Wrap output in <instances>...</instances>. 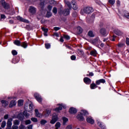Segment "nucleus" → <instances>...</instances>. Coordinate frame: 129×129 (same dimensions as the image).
Here are the masks:
<instances>
[{
	"instance_id": "f257e3e1",
	"label": "nucleus",
	"mask_w": 129,
	"mask_h": 129,
	"mask_svg": "<svg viewBox=\"0 0 129 129\" xmlns=\"http://www.w3.org/2000/svg\"><path fill=\"white\" fill-rule=\"evenodd\" d=\"M88 115V112L85 110H82L81 113H78L77 116H76L77 119L79 120H84V117H83V115Z\"/></svg>"
},
{
	"instance_id": "f03ea898",
	"label": "nucleus",
	"mask_w": 129,
	"mask_h": 129,
	"mask_svg": "<svg viewBox=\"0 0 129 129\" xmlns=\"http://www.w3.org/2000/svg\"><path fill=\"white\" fill-rule=\"evenodd\" d=\"M83 12L85 14H90L93 12V9L91 7H85L83 10Z\"/></svg>"
},
{
	"instance_id": "7ed1b4c3",
	"label": "nucleus",
	"mask_w": 129,
	"mask_h": 129,
	"mask_svg": "<svg viewBox=\"0 0 129 129\" xmlns=\"http://www.w3.org/2000/svg\"><path fill=\"white\" fill-rule=\"evenodd\" d=\"M0 3L5 10H9L10 9V5L6 3L5 0H1Z\"/></svg>"
},
{
	"instance_id": "20e7f679",
	"label": "nucleus",
	"mask_w": 129,
	"mask_h": 129,
	"mask_svg": "<svg viewBox=\"0 0 129 129\" xmlns=\"http://www.w3.org/2000/svg\"><path fill=\"white\" fill-rule=\"evenodd\" d=\"M34 97L36 98V100L39 102V103H41L42 102V101L43 100V99L42 98V97L38 93H35L34 94Z\"/></svg>"
},
{
	"instance_id": "39448f33",
	"label": "nucleus",
	"mask_w": 129,
	"mask_h": 129,
	"mask_svg": "<svg viewBox=\"0 0 129 129\" xmlns=\"http://www.w3.org/2000/svg\"><path fill=\"white\" fill-rule=\"evenodd\" d=\"M92 42L93 45H97V46H99V45L101 44V41L99 39V37H96L93 39Z\"/></svg>"
},
{
	"instance_id": "423d86ee",
	"label": "nucleus",
	"mask_w": 129,
	"mask_h": 129,
	"mask_svg": "<svg viewBox=\"0 0 129 129\" xmlns=\"http://www.w3.org/2000/svg\"><path fill=\"white\" fill-rule=\"evenodd\" d=\"M57 120H58V116L57 115H55L54 114H53L52 115V117L50 122V123H51V124H54L56 122V121H57Z\"/></svg>"
},
{
	"instance_id": "0eeeda50",
	"label": "nucleus",
	"mask_w": 129,
	"mask_h": 129,
	"mask_svg": "<svg viewBox=\"0 0 129 129\" xmlns=\"http://www.w3.org/2000/svg\"><path fill=\"white\" fill-rule=\"evenodd\" d=\"M57 105H58V107L54 109V110H55V111H56L57 112H58V111H59V110H62V107H63V108H66V105L63 104H58Z\"/></svg>"
},
{
	"instance_id": "6e6552de",
	"label": "nucleus",
	"mask_w": 129,
	"mask_h": 129,
	"mask_svg": "<svg viewBox=\"0 0 129 129\" xmlns=\"http://www.w3.org/2000/svg\"><path fill=\"white\" fill-rule=\"evenodd\" d=\"M59 14L63 15L64 16H68V15L70 14V11H69V9H65L63 11H59Z\"/></svg>"
},
{
	"instance_id": "1a4fd4ad",
	"label": "nucleus",
	"mask_w": 129,
	"mask_h": 129,
	"mask_svg": "<svg viewBox=\"0 0 129 129\" xmlns=\"http://www.w3.org/2000/svg\"><path fill=\"white\" fill-rule=\"evenodd\" d=\"M13 121V118H10L8 119V122H7V127L6 129H11V127H12V125H13V123L12 122Z\"/></svg>"
},
{
	"instance_id": "9d476101",
	"label": "nucleus",
	"mask_w": 129,
	"mask_h": 129,
	"mask_svg": "<svg viewBox=\"0 0 129 129\" xmlns=\"http://www.w3.org/2000/svg\"><path fill=\"white\" fill-rule=\"evenodd\" d=\"M17 19L18 21H20V22H23V23H27V24L29 23V21L27 19H25L20 16H17Z\"/></svg>"
},
{
	"instance_id": "9b49d317",
	"label": "nucleus",
	"mask_w": 129,
	"mask_h": 129,
	"mask_svg": "<svg viewBox=\"0 0 129 129\" xmlns=\"http://www.w3.org/2000/svg\"><path fill=\"white\" fill-rule=\"evenodd\" d=\"M69 112L72 114H75V113H77V109L74 107H71L69 110Z\"/></svg>"
},
{
	"instance_id": "f8f14e48",
	"label": "nucleus",
	"mask_w": 129,
	"mask_h": 129,
	"mask_svg": "<svg viewBox=\"0 0 129 129\" xmlns=\"http://www.w3.org/2000/svg\"><path fill=\"white\" fill-rule=\"evenodd\" d=\"M84 82H85L86 84L89 85L91 83V79L89 78L85 77L84 78Z\"/></svg>"
},
{
	"instance_id": "ddd939ff",
	"label": "nucleus",
	"mask_w": 129,
	"mask_h": 129,
	"mask_svg": "<svg viewBox=\"0 0 129 129\" xmlns=\"http://www.w3.org/2000/svg\"><path fill=\"white\" fill-rule=\"evenodd\" d=\"M86 120L88 123H90L91 124L94 123V120L91 117H87Z\"/></svg>"
},
{
	"instance_id": "4468645a",
	"label": "nucleus",
	"mask_w": 129,
	"mask_h": 129,
	"mask_svg": "<svg viewBox=\"0 0 129 129\" xmlns=\"http://www.w3.org/2000/svg\"><path fill=\"white\" fill-rule=\"evenodd\" d=\"M100 33L102 36H107V33H106V30L104 28H102L100 30Z\"/></svg>"
},
{
	"instance_id": "2eb2a0df",
	"label": "nucleus",
	"mask_w": 129,
	"mask_h": 129,
	"mask_svg": "<svg viewBox=\"0 0 129 129\" xmlns=\"http://www.w3.org/2000/svg\"><path fill=\"white\" fill-rule=\"evenodd\" d=\"M114 33L117 36H122L123 35V32L118 29L115 30Z\"/></svg>"
},
{
	"instance_id": "dca6fc26",
	"label": "nucleus",
	"mask_w": 129,
	"mask_h": 129,
	"mask_svg": "<svg viewBox=\"0 0 129 129\" xmlns=\"http://www.w3.org/2000/svg\"><path fill=\"white\" fill-rule=\"evenodd\" d=\"M100 83H105V80L102 79L96 81L97 85H99Z\"/></svg>"
},
{
	"instance_id": "f3484780",
	"label": "nucleus",
	"mask_w": 129,
	"mask_h": 129,
	"mask_svg": "<svg viewBox=\"0 0 129 129\" xmlns=\"http://www.w3.org/2000/svg\"><path fill=\"white\" fill-rule=\"evenodd\" d=\"M35 112L36 116L37 117H42L43 116V114L40 113L39 112V111H38V109H35Z\"/></svg>"
},
{
	"instance_id": "a211bd4d",
	"label": "nucleus",
	"mask_w": 129,
	"mask_h": 129,
	"mask_svg": "<svg viewBox=\"0 0 129 129\" xmlns=\"http://www.w3.org/2000/svg\"><path fill=\"white\" fill-rule=\"evenodd\" d=\"M17 104V101L16 100H12L10 102L9 107H13V106H15Z\"/></svg>"
},
{
	"instance_id": "6ab92c4d",
	"label": "nucleus",
	"mask_w": 129,
	"mask_h": 129,
	"mask_svg": "<svg viewBox=\"0 0 129 129\" xmlns=\"http://www.w3.org/2000/svg\"><path fill=\"white\" fill-rule=\"evenodd\" d=\"M29 12L31 14H35L36 13V8L33 7H30L29 8Z\"/></svg>"
},
{
	"instance_id": "aec40b11",
	"label": "nucleus",
	"mask_w": 129,
	"mask_h": 129,
	"mask_svg": "<svg viewBox=\"0 0 129 129\" xmlns=\"http://www.w3.org/2000/svg\"><path fill=\"white\" fill-rule=\"evenodd\" d=\"M97 124L99 125L100 127H101V129H106L105 127V126L103 125L102 124H101V122L99 121V120H97Z\"/></svg>"
},
{
	"instance_id": "412c9836",
	"label": "nucleus",
	"mask_w": 129,
	"mask_h": 129,
	"mask_svg": "<svg viewBox=\"0 0 129 129\" xmlns=\"http://www.w3.org/2000/svg\"><path fill=\"white\" fill-rule=\"evenodd\" d=\"M51 113V109H47L45 111V113L44 114V116L46 117V116H49V115Z\"/></svg>"
},
{
	"instance_id": "4be33fe9",
	"label": "nucleus",
	"mask_w": 129,
	"mask_h": 129,
	"mask_svg": "<svg viewBox=\"0 0 129 129\" xmlns=\"http://www.w3.org/2000/svg\"><path fill=\"white\" fill-rule=\"evenodd\" d=\"M20 46L23 47V48H24V49H26L28 47V43L26 42H24L21 43V45Z\"/></svg>"
},
{
	"instance_id": "5701e85b",
	"label": "nucleus",
	"mask_w": 129,
	"mask_h": 129,
	"mask_svg": "<svg viewBox=\"0 0 129 129\" xmlns=\"http://www.w3.org/2000/svg\"><path fill=\"white\" fill-rule=\"evenodd\" d=\"M72 5L73 6V9L74 10H77V6L76 5V3L75 2V1H73L72 2Z\"/></svg>"
},
{
	"instance_id": "b1692460",
	"label": "nucleus",
	"mask_w": 129,
	"mask_h": 129,
	"mask_svg": "<svg viewBox=\"0 0 129 129\" xmlns=\"http://www.w3.org/2000/svg\"><path fill=\"white\" fill-rule=\"evenodd\" d=\"M1 102L4 106H8V105H9V101L3 100L1 101Z\"/></svg>"
},
{
	"instance_id": "393cba45",
	"label": "nucleus",
	"mask_w": 129,
	"mask_h": 129,
	"mask_svg": "<svg viewBox=\"0 0 129 129\" xmlns=\"http://www.w3.org/2000/svg\"><path fill=\"white\" fill-rule=\"evenodd\" d=\"M88 35L89 37H91L92 38H93V37H94V33H93V32L92 31H89L88 33Z\"/></svg>"
},
{
	"instance_id": "a878e982",
	"label": "nucleus",
	"mask_w": 129,
	"mask_h": 129,
	"mask_svg": "<svg viewBox=\"0 0 129 129\" xmlns=\"http://www.w3.org/2000/svg\"><path fill=\"white\" fill-rule=\"evenodd\" d=\"M14 43L15 44V45H16V46H21V41H20V40H16L14 42Z\"/></svg>"
},
{
	"instance_id": "bb28decb",
	"label": "nucleus",
	"mask_w": 129,
	"mask_h": 129,
	"mask_svg": "<svg viewBox=\"0 0 129 129\" xmlns=\"http://www.w3.org/2000/svg\"><path fill=\"white\" fill-rule=\"evenodd\" d=\"M62 120H63V125H65V124H66V122H67V121H68L69 119L66 117H63Z\"/></svg>"
},
{
	"instance_id": "cd10ccee",
	"label": "nucleus",
	"mask_w": 129,
	"mask_h": 129,
	"mask_svg": "<svg viewBox=\"0 0 129 129\" xmlns=\"http://www.w3.org/2000/svg\"><path fill=\"white\" fill-rule=\"evenodd\" d=\"M90 54L92 55V56H94V57H95V56L97 55V52H96V50L91 51L90 52Z\"/></svg>"
},
{
	"instance_id": "c85d7f7f",
	"label": "nucleus",
	"mask_w": 129,
	"mask_h": 129,
	"mask_svg": "<svg viewBox=\"0 0 129 129\" xmlns=\"http://www.w3.org/2000/svg\"><path fill=\"white\" fill-rule=\"evenodd\" d=\"M64 2L67 5L69 9H71V4H70V2H68L67 0H64Z\"/></svg>"
},
{
	"instance_id": "c756f323",
	"label": "nucleus",
	"mask_w": 129,
	"mask_h": 129,
	"mask_svg": "<svg viewBox=\"0 0 129 129\" xmlns=\"http://www.w3.org/2000/svg\"><path fill=\"white\" fill-rule=\"evenodd\" d=\"M13 124L15 125H19L20 124V120H15L13 121Z\"/></svg>"
},
{
	"instance_id": "7c9ffc66",
	"label": "nucleus",
	"mask_w": 129,
	"mask_h": 129,
	"mask_svg": "<svg viewBox=\"0 0 129 129\" xmlns=\"http://www.w3.org/2000/svg\"><path fill=\"white\" fill-rule=\"evenodd\" d=\"M96 87H97L96 86V84H95V83H92L90 85L91 89H95V88H96Z\"/></svg>"
},
{
	"instance_id": "2f4dec72",
	"label": "nucleus",
	"mask_w": 129,
	"mask_h": 129,
	"mask_svg": "<svg viewBox=\"0 0 129 129\" xmlns=\"http://www.w3.org/2000/svg\"><path fill=\"white\" fill-rule=\"evenodd\" d=\"M124 17L126 19H129V13L127 11H125L124 12Z\"/></svg>"
},
{
	"instance_id": "473e14b6",
	"label": "nucleus",
	"mask_w": 129,
	"mask_h": 129,
	"mask_svg": "<svg viewBox=\"0 0 129 129\" xmlns=\"http://www.w3.org/2000/svg\"><path fill=\"white\" fill-rule=\"evenodd\" d=\"M24 101L23 100H19L18 101V104L19 106H22L23 104Z\"/></svg>"
},
{
	"instance_id": "72a5a7b5",
	"label": "nucleus",
	"mask_w": 129,
	"mask_h": 129,
	"mask_svg": "<svg viewBox=\"0 0 129 129\" xmlns=\"http://www.w3.org/2000/svg\"><path fill=\"white\" fill-rule=\"evenodd\" d=\"M46 123H47V120L45 119H43L40 121V124L42 125H44V124H46Z\"/></svg>"
},
{
	"instance_id": "f704fd0d",
	"label": "nucleus",
	"mask_w": 129,
	"mask_h": 129,
	"mask_svg": "<svg viewBox=\"0 0 129 129\" xmlns=\"http://www.w3.org/2000/svg\"><path fill=\"white\" fill-rule=\"evenodd\" d=\"M60 126H61V123H60V122H56L55 124L56 129L59 128V127H60Z\"/></svg>"
},
{
	"instance_id": "c9c22d12",
	"label": "nucleus",
	"mask_w": 129,
	"mask_h": 129,
	"mask_svg": "<svg viewBox=\"0 0 129 129\" xmlns=\"http://www.w3.org/2000/svg\"><path fill=\"white\" fill-rule=\"evenodd\" d=\"M41 2H41L40 4V7L41 9H43V7H44V2H46V0H40Z\"/></svg>"
},
{
	"instance_id": "e433bc0d",
	"label": "nucleus",
	"mask_w": 129,
	"mask_h": 129,
	"mask_svg": "<svg viewBox=\"0 0 129 129\" xmlns=\"http://www.w3.org/2000/svg\"><path fill=\"white\" fill-rule=\"evenodd\" d=\"M77 30L79 31V34H81V33H82V31H83V30L82 29V28L80 27H78Z\"/></svg>"
},
{
	"instance_id": "4c0bfd02",
	"label": "nucleus",
	"mask_w": 129,
	"mask_h": 129,
	"mask_svg": "<svg viewBox=\"0 0 129 129\" xmlns=\"http://www.w3.org/2000/svg\"><path fill=\"white\" fill-rule=\"evenodd\" d=\"M23 114L25 115V116H26V117H29V116H30V114L28 113L26 111H24L23 112Z\"/></svg>"
},
{
	"instance_id": "58836bf2",
	"label": "nucleus",
	"mask_w": 129,
	"mask_h": 129,
	"mask_svg": "<svg viewBox=\"0 0 129 129\" xmlns=\"http://www.w3.org/2000/svg\"><path fill=\"white\" fill-rule=\"evenodd\" d=\"M45 46L46 49H50L51 47V44H50V43H46L45 44Z\"/></svg>"
},
{
	"instance_id": "ea45409f",
	"label": "nucleus",
	"mask_w": 129,
	"mask_h": 129,
	"mask_svg": "<svg viewBox=\"0 0 129 129\" xmlns=\"http://www.w3.org/2000/svg\"><path fill=\"white\" fill-rule=\"evenodd\" d=\"M57 8L56 7L53 8L52 10V13H53L54 15H56V14H57Z\"/></svg>"
},
{
	"instance_id": "a19ab883",
	"label": "nucleus",
	"mask_w": 129,
	"mask_h": 129,
	"mask_svg": "<svg viewBox=\"0 0 129 129\" xmlns=\"http://www.w3.org/2000/svg\"><path fill=\"white\" fill-rule=\"evenodd\" d=\"M7 124V122L5 121H3L2 122L1 126L2 127H3V128H4L5 127V126H6V125Z\"/></svg>"
},
{
	"instance_id": "79ce46f5",
	"label": "nucleus",
	"mask_w": 129,
	"mask_h": 129,
	"mask_svg": "<svg viewBox=\"0 0 129 129\" xmlns=\"http://www.w3.org/2000/svg\"><path fill=\"white\" fill-rule=\"evenodd\" d=\"M12 53L14 56H16V55H18V52H17L16 50H13L12 51Z\"/></svg>"
},
{
	"instance_id": "37998d69",
	"label": "nucleus",
	"mask_w": 129,
	"mask_h": 129,
	"mask_svg": "<svg viewBox=\"0 0 129 129\" xmlns=\"http://www.w3.org/2000/svg\"><path fill=\"white\" fill-rule=\"evenodd\" d=\"M52 16V13L50 12H47V14H46V17L47 18H50Z\"/></svg>"
},
{
	"instance_id": "c03bdc74",
	"label": "nucleus",
	"mask_w": 129,
	"mask_h": 129,
	"mask_svg": "<svg viewBox=\"0 0 129 129\" xmlns=\"http://www.w3.org/2000/svg\"><path fill=\"white\" fill-rule=\"evenodd\" d=\"M109 3L110 5H113L115 4V0H109Z\"/></svg>"
},
{
	"instance_id": "a18cd8bd",
	"label": "nucleus",
	"mask_w": 129,
	"mask_h": 129,
	"mask_svg": "<svg viewBox=\"0 0 129 129\" xmlns=\"http://www.w3.org/2000/svg\"><path fill=\"white\" fill-rule=\"evenodd\" d=\"M31 120L32 121H33V122H37V121H38V119L36 118L32 117L31 118Z\"/></svg>"
},
{
	"instance_id": "49530a36",
	"label": "nucleus",
	"mask_w": 129,
	"mask_h": 129,
	"mask_svg": "<svg viewBox=\"0 0 129 129\" xmlns=\"http://www.w3.org/2000/svg\"><path fill=\"white\" fill-rule=\"evenodd\" d=\"M42 30L43 31L44 33H48V29L42 27Z\"/></svg>"
},
{
	"instance_id": "de8ad7c7",
	"label": "nucleus",
	"mask_w": 129,
	"mask_h": 129,
	"mask_svg": "<svg viewBox=\"0 0 129 129\" xmlns=\"http://www.w3.org/2000/svg\"><path fill=\"white\" fill-rule=\"evenodd\" d=\"M25 124L27 125V124H30L31 123V120H27L25 121Z\"/></svg>"
},
{
	"instance_id": "09e8293b",
	"label": "nucleus",
	"mask_w": 129,
	"mask_h": 129,
	"mask_svg": "<svg viewBox=\"0 0 129 129\" xmlns=\"http://www.w3.org/2000/svg\"><path fill=\"white\" fill-rule=\"evenodd\" d=\"M115 38H116V36L113 35L112 37H111L110 40H112L113 42H114V41H115Z\"/></svg>"
},
{
	"instance_id": "8fccbe9b",
	"label": "nucleus",
	"mask_w": 129,
	"mask_h": 129,
	"mask_svg": "<svg viewBox=\"0 0 129 129\" xmlns=\"http://www.w3.org/2000/svg\"><path fill=\"white\" fill-rule=\"evenodd\" d=\"M12 129H19V126L17 125H14L12 126Z\"/></svg>"
},
{
	"instance_id": "3c124183",
	"label": "nucleus",
	"mask_w": 129,
	"mask_h": 129,
	"mask_svg": "<svg viewBox=\"0 0 129 129\" xmlns=\"http://www.w3.org/2000/svg\"><path fill=\"white\" fill-rule=\"evenodd\" d=\"M63 38L64 39H66V40H69V39H70V36H69L68 35H64Z\"/></svg>"
},
{
	"instance_id": "603ef678",
	"label": "nucleus",
	"mask_w": 129,
	"mask_h": 129,
	"mask_svg": "<svg viewBox=\"0 0 129 129\" xmlns=\"http://www.w3.org/2000/svg\"><path fill=\"white\" fill-rule=\"evenodd\" d=\"M61 28L60 27H54L53 29L54 30V31H59V30H60Z\"/></svg>"
},
{
	"instance_id": "864d4df0",
	"label": "nucleus",
	"mask_w": 129,
	"mask_h": 129,
	"mask_svg": "<svg viewBox=\"0 0 129 129\" xmlns=\"http://www.w3.org/2000/svg\"><path fill=\"white\" fill-rule=\"evenodd\" d=\"M124 45V44H123V43H119L117 45L118 47H119V48H121V47H123V46Z\"/></svg>"
},
{
	"instance_id": "5fc2aeb1",
	"label": "nucleus",
	"mask_w": 129,
	"mask_h": 129,
	"mask_svg": "<svg viewBox=\"0 0 129 129\" xmlns=\"http://www.w3.org/2000/svg\"><path fill=\"white\" fill-rule=\"evenodd\" d=\"M71 58V60H75L76 59V56L75 55H72Z\"/></svg>"
},
{
	"instance_id": "6e6d98bb",
	"label": "nucleus",
	"mask_w": 129,
	"mask_h": 129,
	"mask_svg": "<svg viewBox=\"0 0 129 129\" xmlns=\"http://www.w3.org/2000/svg\"><path fill=\"white\" fill-rule=\"evenodd\" d=\"M19 129H25V125L21 124L19 126Z\"/></svg>"
},
{
	"instance_id": "4d7b16f0",
	"label": "nucleus",
	"mask_w": 129,
	"mask_h": 129,
	"mask_svg": "<svg viewBox=\"0 0 129 129\" xmlns=\"http://www.w3.org/2000/svg\"><path fill=\"white\" fill-rule=\"evenodd\" d=\"M27 129H33V125L30 124L27 126Z\"/></svg>"
},
{
	"instance_id": "13d9d810",
	"label": "nucleus",
	"mask_w": 129,
	"mask_h": 129,
	"mask_svg": "<svg viewBox=\"0 0 129 129\" xmlns=\"http://www.w3.org/2000/svg\"><path fill=\"white\" fill-rule=\"evenodd\" d=\"M66 129H72V125H69L67 126Z\"/></svg>"
},
{
	"instance_id": "bf43d9fd",
	"label": "nucleus",
	"mask_w": 129,
	"mask_h": 129,
	"mask_svg": "<svg viewBox=\"0 0 129 129\" xmlns=\"http://www.w3.org/2000/svg\"><path fill=\"white\" fill-rule=\"evenodd\" d=\"M126 45H129V38H126Z\"/></svg>"
},
{
	"instance_id": "052dcab7",
	"label": "nucleus",
	"mask_w": 129,
	"mask_h": 129,
	"mask_svg": "<svg viewBox=\"0 0 129 129\" xmlns=\"http://www.w3.org/2000/svg\"><path fill=\"white\" fill-rule=\"evenodd\" d=\"M116 4H117V7H119V6H120V2L119 1L117 0L116 1Z\"/></svg>"
},
{
	"instance_id": "680f3d73",
	"label": "nucleus",
	"mask_w": 129,
	"mask_h": 129,
	"mask_svg": "<svg viewBox=\"0 0 129 129\" xmlns=\"http://www.w3.org/2000/svg\"><path fill=\"white\" fill-rule=\"evenodd\" d=\"M49 3L51 5H53V4H55V1L54 0H49Z\"/></svg>"
},
{
	"instance_id": "e2e57ef3",
	"label": "nucleus",
	"mask_w": 129,
	"mask_h": 129,
	"mask_svg": "<svg viewBox=\"0 0 129 129\" xmlns=\"http://www.w3.org/2000/svg\"><path fill=\"white\" fill-rule=\"evenodd\" d=\"M47 8H48V9L49 10V11H51V10H52V8L53 7H52V6L49 5Z\"/></svg>"
},
{
	"instance_id": "0e129e2a",
	"label": "nucleus",
	"mask_w": 129,
	"mask_h": 129,
	"mask_svg": "<svg viewBox=\"0 0 129 129\" xmlns=\"http://www.w3.org/2000/svg\"><path fill=\"white\" fill-rule=\"evenodd\" d=\"M53 36H55V37H59V34L58 33H54L53 34Z\"/></svg>"
},
{
	"instance_id": "69168bd1",
	"label": "nucleus",
	"mask_w": 129,
	"mask_h": 129,
	"mask_svg": "<svg viewBox=\"0 0 129 129\" xmlns=\"http://www.w3.org/2000/svg\"><path fill=\"white\" fill-rule=\"evenodd\" d=\"M4 118L5 119H8V118H9V115L6 114L4 116Z\"/></svg>"
},
{
	"instance_id": "338daca9",
	"label": "nucleus",
	"mask_w": 129,
	"mask_h": 129,
	"mask_svg": "<svg viewBox=\"0 0 129 129\" xmlns=\"http://www.w3.org/2000/svg\"><path fill=\"white\" fill-rule=\"evenodd\" d=\"M1 19H6V15H1Z\"/></svg>"
},
{
	"instance_id": "774afa93",
	"label": "nucleus",
	"mask_w": 129,
	"mask_h": 129,
	"mask_svg": "<svg viewBox=\"0 0 129 129\" xmlns=\"http://www.w3.org/2000/svg\"><path fill=\"white\" fill-rule=\"evenodd\" d=\"M60 42L61 43H63L64 42V40L63 39V37H61L60 39H59Z\"/></svg>"
}]
</instances>
